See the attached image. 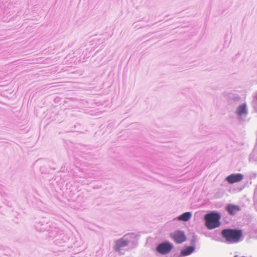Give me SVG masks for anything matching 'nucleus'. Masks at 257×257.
<instances>
[{
    "instance_id": "7",
    "label": "nucleus",
    "mask_w": 257,
    "mask_h": 257,
    "mask_svg": "<svg viewBox=\"0 0 257 257\" xmlns=\"http://www.w3.org/2000/svg\"><path fill=\"white\" fill-rule=\"evenodd\" d=\"M236 113L239 116H241L243 115H246L247 113L246 104L243 103L239 105L236 109Z\"/></svg>"
},
{
    "instance_id": "2",
    "label": "nucleus",
    "mask_w": 257,
    "mask_h": 257,
    "mask_svg": "<svg viewBox=\"0 0 257 257\" xmlns=\"http://www.w3.org/2000/svg\"><path fill=\"white\" fill-rule=\"evenodd\" d=\"M222 236L228 241H238L242 235L240 229H225L221 231Z\"/></svg>"
},
{
    "instance_id": "3",
    "label": "nucleus",
    "mask_w": 257,
    "mask_h": 257,
    "mask_svg": "<svg viewBox=\"0 0 257 257\" xmlns=\"http://www.w3.org/2000/svg\"><path fill=\"white\" fill-rule=\"evenodd\" d=\"M173 246L172 244L168 242H164L157 247L156 250L160 253L165 254L170 252Z\"/></svg>"
},
{
    "instance_id": "4",
    "label": "nucleus",
    "mask_w": 257,
    "mask_h": 257,
    "mask_svg": "<svg viewBox=\"0 0 257 257\" xmlns=\"http://www.w3.org/2000/svg\"><path fill=\"white\" fill-rule=\"evenodd\" d=\"M243 175L241 174H233L227 177L226 180L230 184H233L241 181Z\"/></svg>"
},
{
    "instance_id": "5",
    "label": "nucleus",
    "mask_w": 257,
    "mask_h": 257,
    "mask_svg": "<svg viewBox=\"0 0 257 257\" xmlns=\"http://www.w3.org/2000/svg\"><path fill=\"white\" fill-rule=\"evenodd\" d=\"M171 236L175 241H185L186 240V236L184 233L180 231L174 232Z\"/></svg>"
},
{
    "instance_id": "8",
    "label": "nucleus",
    "mask_w": 257,
    "mask_h": 257,
    "mask_svg": "<svg viewBox=\"0 0 257 257\" xmlns=\"http://www.w3.org/2000/svg\"><path fill=\"white\" fill-rule=\"evenodd\" d=\"M194 247L192 246H188L181 250V254L182 256L188 255L192 253L194 251Z\"/></svg>"
},
{
    "instance_id": "9",
    "label": "nucleus",
    "mask_w": 257,
    "mask_h": 257,
    "mask_svg": "<svg viewBox=\"0 0 257 257\" xmlns=\"http://www.w3.org/2000/svg\"><path fill=\"white\" fill-rule=\"evenodd\" d=\"M191 217V213L190 212H186L178 217V220L183 221H188Z\"/></svg>"
},
{
    "instance_id": "1",
    "label": "nucleus",
    "mask_w": 257,
    "mask_h": 257,
    "mask_svg": "<svg viewBox=\"0 0 257 257\" xmlns=\"http://www.w3.org/2000/svg\"><path fill=\"white\" fill-rule=\"evenodd\" d=\"M220 214L217 212L206 214L204 216L205 225L209 229L218 227L220 225Z\"/></svg>"
},
{
    "instance_id": "6",
    "label": "nucleus",
    "mask_w": 257,
    "mask_h": 257,
    "mask_svg": "<svg viewBox=\"0 0 257 257\" xmlns=\"http://www.w3.org/2000/svg\"><path fill=\"white\" fill-rule=\"evenodd\" d=\"M226 210L229 214L233 215L240 210V207L238 205L229 204L226 207Z\"/></svg>"
}]
</instances>
